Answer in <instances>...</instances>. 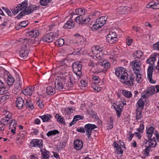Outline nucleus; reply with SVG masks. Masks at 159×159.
<instances>
[{
  "label": "nucleus",
  "instance_id": "31",
  "mask_svg": "<svg viewBox=\"0 0 159 159\" xmlns=\"http://www.w3.org/2000/svg\"><path fill=\"white\" fill-rule=\"evenodd\" d=\"M29 35L32 37H37L39 34V32L38 30H34L29 32Z\"/></svg>",
  "mask_w": 159,
  "mask_h": 159
},
{
  "label": "nucleus",
  "instance_id": "54",
  "mask_svg": "<svg viewBox=\"0 0 159 159\" xmlns=\"http://www.w3.org/2000/svg\"><path fill=\"white\" fill-rule=\"evenodd\" d=\"M65 84L67 87L70 88L73 87L75 84L70 79V81L68 82L67 83H66Z\"/></svg>",
  "mask_w": 159,
  "mask_h": 159
},
{
  "label": "nucleus",
  "instance_id": "52",
  "mask_svg": "<svg viewBox=\"0 0 159 159\" xmlns=\"http://www.w3.org/2000/svg\"><path fill=\"white\" fill-rule=\"evenodd\" d=\"M28 24V22L26 20L25 21H22L20 22V24L19 25V26L20 27H26Z\"/></svg>",
  "mask_w": 159,
  "mask_h": 159
},
{
  "label": "nucleus",
  "instance_id": "1",
  "mask_svg": "<svg viewBox=\"0 0 159 159\" xmlns=\"http://www.w3.org/2000/svg\"><path fill=\"white\" fill-rule=\"evenodd\" d=\"M30 41L29 39H20L19 42L23 45L21 46L20 52V56L21 58L24 60L26 59L28 53L29 47L28 43Z\"/></svg>",
  "mask_w": 159,
  "mask_h": 159
},
{
  "label": "nucleus",
  "instance_id": "57",
  "mask_svg": "<svg viewBox=\"0 0 159 159\" xmlns=\"http://www.w3.org/2000/svg\"><path fill=\"white\" fill-rule=\"evenodd\" d=\"M117 152V154H122L123 153V151L121 149V148L120 147H119L116 148Z\"/></svg>",
  "mask_w": 159,
  "mask_h": 159
},
{
  "label": "nucleus",
  "instance_id": "50",
  "mask_svg": "<svg viewBox=\"0 0 159 159\" xmlns=\"http://www.w3.org/2000/svg\"><path fill=\"white\" fill-rule=\"evenodd\" d=\"M3 113L7 119L8 118L9 119L11 118V114L9 111H3Z\"/></svg>",
  "mask_w": 159,
  "mask_h": 159
},
{
  "label": "nucleus",
  "instance_id": "40",
  "mask_svg": "<svg viewBox=\"0 0 159 159\" xmlns=\"http://www.w3.org/2000/svg\"><path fill=\"white\" fill-rule=\"evenodd\" d=\"M123 95L128 98H130L132 96V93L130 91L126 90H123L122 91Z\"/></svg>",
  "mask_w": 159,
  "mask_h": 159
},
{
  "label": "nucleus",
  "instance_id": "27",
  "mask_svg": "<svg viewBox=\"0 0 159 159\" xmlns=\"http://www.w3.org/2000/svg\"><path fill=\"white\" fill-rule=\"evenodd\" d=\"M33 11H23L20 12L17 16V17L18 19H20L24 16L28 15L29 14L32 13Z\"/></svg>",
  "mask_w": 159,
  "mask_h": 159
},
{
  "label": "nucleus",
  "instance_id": "48",
  "mask_svg": "<svg viewBox=\"0 0 159 159\" xmlns=\"http://www.w3.org/2000/svg\"><path fill=\"white\" fill-rule=\"evenodd\" d=\"M52 0H40V2L42 6H45L47 5L48 3L50 2Z\"/></svg>",
  "mask_w": 159,
  "mask_h": 159
},
{
  "label": "nucleus",
  "instance_id": "5",
  "mask_svg": "<svg viewBox=\"0 0 159 159\" xmlns=\"http://www.w3.org/2000/svg\"><path fill=\"white\" fill-rule=\"evenodd\" d=\"M58 35V33L57 32H51L49 34H47L42 39V40L47 43H51Z\"/></svg>",
  "mask_w": 159,
  "mask_h": 159
},
{
  "label": "nucleus",
  "instance_id": "43",
  "mask_svg": "<svg viewBox=\"0 0 159 159\" xmlns=\"http://www.w3.org/2000/svg\"><path fill=\"white\" fill-rule=\"evenodd\" d=\"M135 74H136V81L138 83H141L142 82L141 75L140 74L139 72V73H135Z\"/></svg>",
  "mask_w": 159,
  "mask_h": 159
},
{
  "label": "nucleus",
  "instance_id": "22",
  "mask_svg": "<svg viewBox=\"0 0 159 159\" xmlns=\"http://www.w3.org/2000/svg\"><path fill=\"white\" fill-rule=\"evenodd\" d=\"M134 76L133 74H131L129 78L128 77L127 80L125 79L124 81H123L124 83L126 85L129 86H131V85H133V81L134 80Z\"/></svg>",
  "mask_w": 159,
  "mask_h": 159
},
{
  "label": "nucleus",
  "instance_id": "38",
  "mask_svg": "<svg viewBox=\"0 0 159 159\" xmlns=\"http://www.w3.org/2000/svg\"><path fill=\"white\" fill-rule=\"evenodd\" d=\"M27 107H30L31 110L34 108V107L32 102L30 100H26V103L25 104Z\"/></svg>",
  "mask_w": 159,
  "mask_h": 159
},
{
  "label": "nucleus",
  "instance_id": "25",
  "mask_svg": "<svg viewBox=\"0 0 159 159\" xmlns=\"http://www.w3.org/2000/svg\"><path fill=\"white\" fill-rule=\"evenodd\" d=\"M149 140L146 142V143L148 142L149 143V146L151 148L155 147L157 144V143L155 140V139L154 137L151 139H148Z\"/></svg>",
  "mask_w": 159,
  "mask_h": 159
},
{
  "label": "nucleus",
  "instance_id": "11",
  "mask_svg": "<svg viewBox=\"0 0 159 159\" xmlns=\"http://www.w3.org/2000/svg\"><path fill=\"white\" fill-rule=\"evenodd\" d=\"M43 143L41 140L33 139L30 143V148L38 147L42 148Z\"/></svg>",
  "mask_w": 159,
  "mask_h": 159
},
{
  "label": "nucleus",
  "instance_id": "46",
  "mask_svg": "<svg viewBox=\"0 0 159 159\" xmlns=\"http://www.w3.org/2000/svg\"><path fill=\"white\" fill-rule=\"evenodd\" d=\"M101 27L98 23H96V22L95 24L93 25L92 30L93 31H96Z\"/></svg>",
  "mask_w": 159,
  "mask_h": 159
},
{
  "label": "nucleus",
  "instance_id": "33",
  "mask_svg": "<svg viewBox=\"0 0 159 159\" xmlns=\"http://www.w3.org/2000/svg\"><path fill=\"white\" fill-rule=\"evenodd\" d=\"M81 117H82V116H80L79 115L75 116L74 117V118L72 121L70 123L69 125L70 126H71L73 124H75L77 121L81 119Z\"/></svg>",
  "mask_w": 159,
  "mask_h": 159
},
{
  "label": "nucleus",
  "instance_id": "21",
  "mask_svg": "<svg viewBox=\"0 0 159 159\" xmlns=\"http://www.w3.org/2000/svg\"><path fill=\"white\" fill-rule=\"evenodd\" d=\"M21 84L22 83L20 82V79H19L18 80H17L15 88L13 90L15 93H17L21 89Z\"/></svg>",
  "mask_w": 159,
  "mask_h": 159
},
{
  "label": "nucleus",
  "instance_id": "2",
  "mask_svg": "<svg viewBox=\"0 0 159 159\" xmlns=\"http://www.w3.org/2000/svg\"><path fill=\"white\" fill-rule=\"evenodd\" d=\"M66 79L64 77L57 76L56 78L55 82V87L58 90H61L63 89L66 85Z\"/></svg>",
  "mask_w": 159,
  "mask_h": 159
},
{
  "label": "nucleus",
  "instance_id": "34",
  "mask_svg": "<svg viewBox=\"0 0 159 159\" xmlns=\"http://www.w3.org/2000/svg\"><path fill=\"white\" fill-rule=\"evenodd\" d=\"M114 108L116 111V114L118 118L120 117V115L122 111V109L120 108V105H117V107L114 106Z\"/></svg>",
  "mask_w": 159,
  "mask_h": 159
},
{
  "label": "nucleus",
  "instance_id": "17",
  "mask_svg": "<svg viewBox=\"0 0 159 159\" xmlns=\"http://www.w3.org/2000/svg\"><path fill=\"white\" fill-rule=\"evenodd\" d=\"M75 24L73 20L71 19H70L64 25L63 28L71 29L75 26Z\"/></svg>",
  "mask_w": 159,
  "mask_h": 159
},
{
  "label": "nucleus",
  "instance_id": "42",
  "mask_svg": "<svg viewBox=\"0 0 159 159\" xmlns=\"http://www.w3.org/2000/svg\"><path fill=\"white\" fill-rule=\"evenodd\" d=\"M59 132L57 130H51L49 131L47 134V135L49 137L51 135H55L56 134H58Z\"/></svg>",
  "mask_w": 159,
  "mask_h": 159
},
{
  "label": "nucleus",
  "instance_id": "55",
  "mask_svg": "<svg viewBox=\"0 0 159 159\" xmlns=\"http://www.w3.org/2000/svg\"><path fill=\"white\" fill-rule=\"evenodd\" d=\"M75 13L80 16H82L84 14L85 11H75Z\"/></svg>",
  "mask_w": 159,
  "mask_h": 159
},
{
  "label": "nucleus",
  "instance_id": "26",
  "mask_svg": "<svg viewBox=\"0 0 159 159\" xmlns=\"http://www.w3.org/2000/svg\"><path fill=\"white\" fill-rule=\"evenodd\" d=\"M154 128L153 127H151L149 128L147 131V137L148 139L152 138L153 134L154 133Z\"/></svg>",
  "mask_w": 159,
  "mask_h": 159
},
{
  "label": "nucleus",
  "instance_id": "51",
  "mask_svg": "<svg viewBox=\"0 0 159 159\" xmlns=\"http://www.w3.org/2000/svg\"><path fill=\"white\" fill-rule=\"evenodd\" d=\"M155 88L154 86H151L148 89V92L152 94L155 93Z\"/></svg>",
  "mask_w": 159,
  "mask_h": 159
},
{
  "label": "nucleus",
  "instance_id": "64",
  "mask_svg": "<svg viewBox=\"0 0 159 159\" xmlns=\"http://www.w3.org/2000/svg\"><path fill=\"white\" fill-rule=\"evenodd\" d=\"M132 42V39H127L126 40V43L128 46L130 45Z\"/></svg>",
  "mask_w": 159,
  "mask_h": 159
},
{
  "label": "nucleus",
  "instance_id": "14",
  "mask_svg": "<svg viewBox=\"0 0 159 159\" xmlns=\"http://www.w3.org/2000/svg\"><path fill=\"white\" fill-rule=\"evenodd\" d=\"M27 5V1L25 0L21 4H19L15 8L11 9V10H26Z\"/></svg>",
  "mask_w": 159,
  "mask_h": 159
},
{
  "label": "nucleus",
  "instance_id": "32",
  "mask_svg": "<svg viewBox=\"0 0 159 159\" xmlns=\"http://www.w3.org/2000/svg\"><path fill=\"white\" fill-rule=\"evenodd\" d=\"M143 53L140 51H137L134 53L133 56L135 58H140L143 56Z\"/></svg>",
  "mask_w": 159,
  "mask_h": 159
},
{
  "label": "nucleus",
  "instance_id": "59",
  "mask_svg": "<svg viewBox=\"0 0 159 159\" xmlns=\"http://www.w3.org/2000/svg\"><path fill=\"white\" fill-rule=\"evenodd\" d=\"M144 126L143 125V124H141L140 125L139 127L137 129V130L141 132L144 129Z\"/></svg>",
  "mask_w": 159,
  "mask_h": 159
},
{
  "label": "nucleus",
  "instance_id": "37",
  "mask_svg": "<svg viewBox=\"0 0 159 159\" xmlns=\"http://www.w3.org/2000/svg\"><path fill=\"white\" fill-rule=\"evenodd\" d=\"M141 109L138 108L136 111V119L137 120L140 119L142 117Z\"/></svg>",
  "mask_w": 159,
  "mask_h": 159
},
{
  "label": "nucleus",
  "instance_id": "15",
  "mask_svg": "<svg viewBox=\"0 0 159 159\" xmlns=\"http://www.w3.org/2000/svg\"><path fill=\"white\" fill-rule=\"evenodd\" d=\"M74 146L75 149L77 150H80L83 146V142L80 139L75 140L74 143Z\"/></svg>",
  "mask_w": 159,
  "mask_h": 159
},
{
  "label": "nucleus",
  "instance_id": "44",
  "mask_svg": "<svg viewBox=\"0 0 159 159\" xmlns=\"http://www.w3.org/2000/svg\"><path fill=\"white\" fill-rule=\"evenodd\" d=\"M142 98H140L139 100L137 102V104L138 105V107L139 108L143 109L144 105V101L141 100Z\"/></svg>",
  "mask_w": 159,
  "mask_h": 159
},
{
  "label": "nucleus",
  "instance_id": "7",
  "mask_svg": "<svg viewBox=\"0 0 159 159\" xmlns=\"http://www.w3.org/2000/svg\"><path fill=\"white\" fill-rule=\"evenodd\" d=\"M117 35L115 32H111L106 36L107 41L110 43L113 44L116 42L117 40Z\"/></svg>",
  "mask_w": 159,
  "mask_h": 159
},
{
  "label": "nucleus",
  "instance_id": "4",
  "mask_svg": "<svg viewBox=\"0 0 159 159\" xmlns=\"http://www.w3.org/2000/svg\"><path fill=\"white\" fill-rule=\"evenodd\" d=\"M102 50V48L98 46H94L91 48V51L95 55L96 58L99 59H101L103 55Z\"/></svg>",
  "mask_w": 159,
  "mask_h": 159
},
{
  "label": "nucleus",
  "instance_id": "24",
  "mask_svg": "<svg viewBox=\"0 0 159 159\" xmlns=\"http://www.w3.org/2000/svg\"><path fill=\"white\" fill-rule=\"evenodd\" d=\"M25 131H21L19 133V135H18L17 137V139L16 140V142L17 143H19L20 144H21L22 142L20 140L21 139H23L25 135Z\"/></svg>",
  "mask_w": 159,
  "mask_h": 159
},
{
  "label": "nucleus",
  "instance_id": "56",
  "mask_svg": "<svg viewBox=\"0 0 159 159\" xmlns=\"http://www.w3.org/2000/svg\"><path fill=\"white\" fill-rule=\"evenodd\" d=\"M5 123H2V121H0V131L3 130L5 128Z\"/></svg>",
  "mask_w": 159,
  "mask_h": 159
},
{
  "label": "nucleus",
  "instance_id": "20",
  "mask_svg": "<svg viewBox=\"0 0 159 159\" xmlns=\"http://www.w3.org/2000/svg\"><path fill=\"white\" fill-rule=\"evenodd\" d=\"M40 151L41 152V159H49V152L46 150L45 149H40Z\"/></svg>",
  "mask_w": 159,
  "mask_h": 159
},
{
  "label": "nucleus",
  "instance_id": "49",
  "mask_svg": "<svg viewBox=\"0 0 159 159\" xmlns=\"http://www.w3.org/2000/svg\"><path fill=\"white\" fill-rule=\"evenodd\" d=\"M108 125L107 127V129H110L113 128V120L111 117L110 118V122L108 124Z\"/></svg>",
  "mask_w": 159,
  "mask_h": 159
},
{
  "label": "nucleus",
  "instance_id": "18",
  "mask_svg": "<svg viewBox=\"0 0 159 159\" xmlns=\"http://www.w3.org/2000/svg\"><path fill=\"white\" fill-rule=\"evenodd\" d=\"M16 103L17 107L19 109H21L24 106V101L21 97H19L17 98Z\"/></svg>",
  "mask_w": 159,
  "mask_h": 159
},
{
  "label": "nucleus",
  "instance_id": "3",
  "mask_svg": "<svg viewBox=\"0 0 159 159\" xmlns=\"http://www.w3.org/2000/svg\"><path fill=\"white\" fill-rule=\"evenodd\" d=\"M115 74L119 78L124 81L125 79L128 80V75L125 68L120 67L116 70Z\"/></svg>",
  "mask_w": 159,
  "mask_h": 159
},
{
  "label": "nucleus",
  "instance_id": "61",
  "mask_svg": "<svg viewBox=\"0 0 159 159\" xmlns=\"http://www.w3.org/2000/svg\"><path fill=\"white\" fill-rule=\"evenodd\" d=\"M77 131L80 133H84L85 132V130L84 128H77Z\"/></svg>",
  "mask_w": 159,
  "mask_h": 159
},
{
  "label": "nucleus",
  "instance_id": "6",
  "mask_svg": "<svg viewBox=\"0 0 159 159\" xmlns=\"http://www.w3.org/2000/svg\"><path fill=\"white\" fill-rule=\"evenodd\" d=\"M82 65L79 62H76L73 64L72 68L74 72L79 76H81Z\"/></svg>",
  "mask_w": 159,
  "mask_h": 159
},
{
  "label": "nucleus",
  "instance_id": "19",
  "mask_svg": "<svg viewBox=\"0 0 159 159\" xmlns=\"http://www.w3.org/2000/svg\"><path fill=\"white\" fill-rule=\"evenodd\" d=\"M34 91V87L30 86L27 88L23 92V93L25 95L31 96Z\"/></svg>",
  "mask_w": 159,
  "mask_h": 159
},
{
  "label": "nucleus",
  "instance_id": "29",
  "mask_svg": "<svg viewBox=\"0 0 159 159\" xmlns=\"http://www.w3.org/2000/svg\"><path fill=\"white\" fill-rule=\"evenodd\" d=\"M46 90L47 94L49 95H52L56 93L55 88L52 86H48Z\"/></svg>",
  "mask_w": 159,
  "mask_h": 159
},
{
  "label": "nucleus",
  "instance_id": "41",
  "mask_svg": "<svg viewBox=\"0 0 159 159\" xmlns=\"http://www.w3.org/2000/svg\"><path fill=\"white\" fill-rule=\"evenodd\" d=\"M55 43L59 46H61L64 44V41L63 39H59L55 42Z\"/></svg>",
  "mask_w": 159,
  "mask_h": 159
},
{
  "label": "nucleus",
  "instance_id": "12",
  "mask_svg": "<svg viewBox=\"0 0 159 159\" xmlns=\"http://www.w3.org/2000/svg\"><path fill=\"white\" fill-rule=\"evenodd\" d=\"M153 68L152 66H149L147 70V79L149 82L151 84H155L156 81L153 80L152 79V75Z\"/></svg>",
  "mask_w": 159,
  "mask_h": 159
},
{
  "label": "nucleus",
  "instance_id": "58",
  "mask_svg": "<svg viewBox=\"0 0 159 159\" xmlns=\"http://www.w3.org/2000/svg\"><path fill=\"white\" fill-rule=\"evenodd\" d=\"M153 48L159 51V42H157L154 45Z\"/></svg>",
  "mask_w": 159,
  "mask_h": 159
},
{
  "label": "nucleus",
  "instance_id": "35",
  "mask_svg": "<svg viewBox=\"0 0 159 159\" xmlns=\"http://www.w3.org/2000/svg\"><path fill=\"white\" fill-rule=\"evenodd\" d=\"M15 80L13 77L11 75H9L8 76V79L7 84L9 86H11L14 82Z\"/></svg>",
  "mask_w": 159,
  "mask_h": 159
},
{
  "label": "nucleus",
  "instance_id": "39",
  "mask_svg": "<svg viewBox=\"0 0 159 159\" xmlns=\"http://www.w3.org/2000/svg\"><path fill=\"white\" fill-rule=\"evenodd\" d=\"M55 117L57 119V121L59 123L61 124L64 122L63 118L58 114H57L55 115Z\"/></svg>",
  "mask_w": 159,
  "mask_h": 159
},
{
  "label": "nucleus",
  "instance_id": "62",
  "mask_svg": "<svg viewBox=\"0 0 159 159\" xmlns=\"http://www.w3.org/2000/svg\"><path fill=\"white\" fill-rule=\"evenodd\" d=\"M93 90L96 91L97 92H98L101 90L102 88L101 87H98L97 86H96L95 87L93 88Z\"/></svg>",
  "mask_w": 159,
  "mask_h": 159
},
{
  "label": "nucleus",
  "instance_id": "10",
  "mask_svg": "<svg viewBox=\"0 0 159 159\" xmlns=\"http://www.w3.org/2000/svg\"><path fill=\"white\" fill-rule=\"evenodd\" d=\"M141 63L139 60H135L131 62V65L132 68L134 71V73H139L140 70V65Z\"/></svg>",
  "mask_w": 159,
  "mask_h": 159
},
{
  "label": "nucleus",
  "instance_id": "30",
  "mask_svg": "<svg viewBox=\"0 0 159 159\" xmlns=\"http://www.w3.org/2000/svg\"><path fill=\"white\" fill-rule=\"evenodd\" d=\"M81 76H79L75 74L74 76L70 77V79L71 80V81H72L74 84H75L78 82Z\"/></svg>",
  "mask_w": 159,
  "mask_h": 159
},
{
  "label": "nucleus",
  "instance_id": "45",
  "mask_svg": "<svg viewBox=\"0 0 159 159\" xmlns=\"http://www.w3.org/2000/svg\"><path fill=\"white\" fill-rule=\"evenodd\" d=\"M40 9L39 6H36L35 5H30L29 6L27 10H37Z\"/></svg>",
  "mask_w": 159,
  "mask_h": 159
},
{
  "label": "nucleus",
  "instance_id": "23",
  "mask_svg": "<svg viewBox=\"0 0 159 159\" xmlns=\"http://www.w3.org/2000/svg\"><path fill=\"white\" fill-rule=\"evenodd\" d=\"M156 54L155 53H153L151 55L150 57L147 60V63L151 65H153L156 60Z\"/></svg>",
  "mask_w": 159,
  "mask_h": 159
},
{
  "label": "nucleus",
  "instance_id": "36",
  "mask_svg": "<svg viewBox=\"0 0 159 159\" xmlns=\"http://www.w3.org/2000/svg\"><path fill=\"white\" fill-rule=\"evenodd\" d=\"M9 16H12L18 13L19 11H4Z\"/></svg>",
  "mask_w": 159,
  "mask_h": 159
},
{
  "label": "nucleus",
  "instance_id": "60",
  "mask_svg": "<svg viewBox=\"0 0 159 159\" xmlns=\"http://www.w3.org/2000/svg\"><path fill=\"white\" fill-rule=\"evenodd\" d=\"M149 147L147 146L145 149V154H146L147 156H148L149 152Z\"/></svg>",
  "mask_w": 159,
  "mask_h": 159
},
{
  "label": "nucleus",
  "instance_id": "47",
  "mask_svg": "<svg viewBox=\"0 0 159 159\" xmlns=\"http://www.w3.org/2000/svg\"><path fill=\"white\" fill-rule=\"evenodd\" d=\"M36 104L40 108H42L43 107V102L40 99H39L37 101Z\"/></svg>",
  "mask_w": 159,
  "mask_h": 159
},
{
  "label": "nucleus",
  "instance_id": "9",
  "mask_svg": "<svg viewBox=\"0 0 159 159\" xmlns=\"http://www.w3.org/2000/svg\"><path fill=\"white\" fill-rule=\"evenodd\" d=\"M96 127V125L90 124H88L85 125L84 128L86 131V134L88 138H89L91 135L92 130Z\"/></svg>",
  "mask_w": 159,
  "mask_h": 159
},
{
  "label": "nucleus",
  "instance_id": "13",
  "mask_svg": "<svg viewBox=\"0 0 159 159\" xmlns=\"http://www.w3.org/2000/svg\"><path fill=\"white\" fill-rule=\"evenodd\" d=\"M94 69L95 73H98L102 72L104 70V67L103 63L102 62H98L96 63L95 66H94Z\"/></svg>",
  "mask_w": 159,
  "mask_h": 159
},
{
  "label": "nucleus",
  "instance_id": "53",
  "mask_svg": "<svg viewBox=\"0 0 159 159\" xmlns=\"http://www.w3.org/2000/svg\"><path fill=\"white\" fill-rule=\"evenodd\" d=\"M152 9H159V3L155 2L152 3Z\"/></svg>",
  "mask_w": 159,
  "mask_h": 159
},
{
  "label": "nucleus",
  "instance_id": "63",
  "mask_svg": "<svg viewBox=\"0 0 159 159\" xmlns=\"http://www.w3.org/2000/svg\"><path fill=\"white\" fill-rule=\"evenodd\" d=\"M10 119L9 118H6V117H5L4 118H2V120L1 121H2V123H4L6 122H8L9 121Z\"/></svg>",
  "mask_w": 159,
  "mask_h": 159
},
{
  "label": "nucleus",
  "instance_id": "28",
  "mask_svg": "<svg viewBox=\"0 0 159 159\" xmlns=\"http://www.w3.org/2000/svg\"><path fill=\"white\" fill-rule=\"evenodd\" d=\"M52 117V116L50 114L45 115L39 116V117L41 119L43 122L49 121Z\"/></svg>",
  "mask_w": 159,
  "mask_h": 159
},
{
  "label": "nucleus",
  "instance_id": "16",
  "mask_svg": "<svg viewBox=\"0 0 159 159\" xmlns=\"http://www.w3.org/2000/svg\"><path fill=\"white\" fill-rule=\"evenodd\" d=\"M107 19V16L101 17L96 20V23H98L101 27L105 24Z\"/></svg>",
  "mask_w": 159,
  "mask_h": 159
},
{
  "label": "nucleus",
  "instance_id": "8",
  "mask_svg": "<svg viewBox=\"0 0 159 159\" xmlns=\"http://www.w3.org/2000/svg\"><path fill=\"white\" fill-rule=\"evenodd\" d=\"M90 20L89 17H84L82 16H79L75 19V22L79 25L86 24Z\"/></svg>",
  "mask_w": 159,
  "mask_h": 159
}]
</instances>
